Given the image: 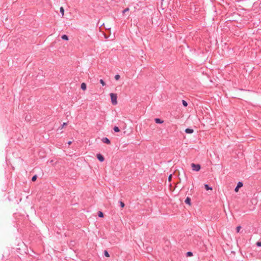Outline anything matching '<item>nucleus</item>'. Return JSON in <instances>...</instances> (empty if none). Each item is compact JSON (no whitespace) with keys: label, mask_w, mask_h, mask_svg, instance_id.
I'll return each instance as SVG.
<instances>
[{"label":"nucleus","mask_w":261,"mask_h":261,"mask_svg":"<svg viewBox=\"0 0 261 261\" xmlns=\"http://www.w3.org/2000/svg\"><path fill=\"white\" fill-rule=\"evenodd\" d=\"M112 103L113 105H116L117 104V95L115 93H111L110 94Z\"/></svg>","instance_id":"1"},{"label":"nucleus","mask_w":261,"mask_h":261,"mask_svg":"<svg viewBox=\"0 0 261 261\" xmlns=\"http://www.w3.org/2000/svg\"><path fill=\"white\" fill-rule=\"evenodd\" d=\"M191 167L193 171H199L201 169V166L200 164H196L194 163L191 164Z\"/></svg>","instance_id":"2"},{"label":"nucleus","mask_w":261,"mask_h":261,"mask_svg":"<svg viewBox=\"0 0 261 261\" xmlns=\"http://www.w3.org/2000/svg\"><path fill=\"white\" fill-rule=\"evenodd\" d=\"M96 158L100 162H102L105 160L104 156L100 153L97 154Z\"/></svg>","instance_id":"3"},{"label":"nucleus","mask_w":261,"mask_h":261,"mask_svg":"<svg viewBox=\"0 0 261 261\" xmlns=\"http://www.w3.org/2000/svg\"><path fill=\"white\" fill-rule=\"evenodd\" d=\"M243 183L242 182L239 181L237 184V187L234 189V191L236 192H237L239 191V189L241 188L242 187H243Z\"/></svg>","instance_id":"4"},{"label":"nucleus","mask_w":261,"mask_h":261,"mask_svg":"<svg viewBox=\"0 0 261 261\" xmlns=\"http://www.w3.org/2000/svg\"><path fill=\"white\" fill-rule=\"evenodd\" d=\"M101 141L103 143H106L107 144H111V141L107 137L103 138L101 139Z\"/></svg>","instance_id":"5"},{"label":"nucleus","mask_w":261,"mask_h":261,"mask_svg":"<svg viewBox=\"0 0 261 261\" xmlns=\"http://www.w3.org/2000/svg\"><path fill=\"white\" fill-rule=\"evenodd\" d=\"M191 198L190 197H187V198H186L185 200V202L187 204H188L189 205H191Z\"/></svg>","instance_id":"6"},{"label":"nucleus","mask_w":261,"mask_h":261,"mask_svg":"<svg viewBox=\"0 0 261 261\" xmlns=\"http://www.w3.org/2000/svg\"><path fill=\"white\" fill-rule=\"evenodd\" d=\"M154 121L156 123L158 124H162L164 122V121L160 118H155Z\"/></svg>","instance_id":"7"},{"label":"nucleus","mask_w":261,"mask_h":261,"mask_svg":"<svg viewBox=\"0 0 261 261\" xmlns=\"http://www.w3.org/2000/svg\"><path fill=\"white\" fill-rule=\"evenodd\" d=\"M187 134H192L194 132V130L190 128H187L185 131Z\"/></svg>","instance_id":"8"},{"label":"nucleus","mask_w":261,"mask_h":261,"mask_svg":"<svg viewBox=\"0 0 261 261\" xmlns=\"http://www.w3.org/2000/svg\"><path fill=\"white\" fill-rule=\"evenodd\" d=\"M87 86L86 84L85 83H82L81 85V88L85 91L86 89Z\"/></svg>","instance_id":"9"},{"label":"nucleus","mask_w":261,"mask_h":261,"mask_svg":"<svg viewBox=\"0 0 261 261\" xmlns=\"http://www.w3.org/2000/svg\"><path fill=\"white\" fill-rule=\"evenodd\" d=\"M204 188H205V189L206 190H212V187H210L207 184H205L204 185Z\"/></svg>","instance_id":"10"},{"label":"nucleus","mask_w":261,"mask_h":261,"mask_svg":"<svg viewBox=\"0 0 261 261\" xmlns=\"http://www.w3.org/2000/svg\"><path fill=\"white\" fill-rule=\"evenodd\" d=\"M97 215L100 218H103L104 217L103 213L101 211H98L97 213Z\"/></svg>","instance_id":"11"},{"label":"nucleus","mask_w":261,"mask_h":261,"mask_svg":"<svg viewBox=\"0 0 261 261\" xmlns=\"http://www.w3.org/2000/svg\"><path fill=\"white\" fill-rule=\"evenodd\" d=\"M61 38L63 40H67V41L69 40L68 36L66 35H62L61 36Z\"/></svg>","instance_id":"12"},{"label":"nucleus","mask_w":261,"mask_h":261,"mask_svg":"<svg viewBox=\"0 0 261 261\" xmlns=\"http://www.w3.org/2000/svg\"><path fill=\"white\" fill-rule=\"evenodd\" d=\"M113 129H114V131L116 133H118L120 131L119 128L116 126H114V127L113 128Z\"/></svg>","instance_id":"13"},{"label":"nucleus","mask_w":261,"mask_h":261,"mask_svg":"<svg viewBox=\"0 0 261 261\" xmlns=\"http://www.w3.org/2000/svg\"><path fill=\"white\" fill-rule=\"evenodd\" d=\"M60 12L62 14V16H63L64 14V9L63 7H60Z\"/></svg>","instance_id":"14"},{"label":"nucleus","mask_w":261,"mask_h":261,"mask_svg":"<svg viewBox=\"0 0 261 261\" xmlns=\"http://www.w3.org/2000/svg\"><path fill=\"white\" fill-rule=\"evenodd\" d=\"M182 105L185 107H187V106H188V103L185 100H182Z\"/></svg>","instance_id":"15"},{"label":"nucleus","mask_w":261,"mask_h":261,"mask_svg":"<svg viewBox=\"0 0 261 261\" xmlns=\"http://www.w3.org/2000/svg\"><path fill=\"white\" fill-rule=\"evenodd\" d=\"M37 175H34L32 177V181H35L37 179Z\"/></svg>","instance_id":"16"},{"label":"nucleus","mask_w":261,"mask_h":261,"mask_svg":"<svg viewBox=\"0 0 261 261\" xmlns=\"http://www.w3.org/2000/svg\"><path fill=\"white\" fill-rule=\"evenodd\" d=\"M104 255L106 256V257H110V254L109 253V252L107 251V250H105L104 251Z\"/></svg>","instance_id":"17"},{"label":"nucleus","mask_w":261,"mask_h":261,"mask_svg":"<svg viewBox=\"0 0 261 261\" xmlns=\"http://www.w3.org/2000/svg\"><path fill=\"white\" fill-rule=\"evenodd\" d=\"M99 82L103 86H105L106 85V83L105 82V81L102 80V79H100V81H99Z\"/></svg>","instance_id":"18"},{"label":"nucleus","mask_w":261,"mask_h":261,"mask_svg":"<svg viewBox=\"0 0 261 261\" xmlns=\"http://www.w3.org/2000/svg\"><path fill=\"white\" fill-rule=\"evenodd\" d=\"M119 202H120V206L121 207V208H123L125 206L124 203L123 202H122V201H120Z\"/></svg>","instance_id":"19"},{"label":"nucleus","mask_w":261,"mask_h":261,"mask_svg":"<svg viewBox=\"0 0 261 261\" xmlns=\"http://www.w3.org/2000/svg\"><path fill=\"white\" fill-rule=\"evenodd\" d=\"M187 256H193V253L191 251H188L187 252Z\"/></svg>","instance_id":"20"},{"label":"nucleus","mask_w":261,"mask_h":261,"mask_svg":"<svg viewBox=\"0 0 261 261\" xmlns=\"http://www.w3.org/2000/svg\"><path fill=\"white\" fill-rule=\"evenodd\" d=\"M120 76L119 75V74H116L115 76V79L116 81H118L120 79Z\"/></svg>","instance_id":"21"},{"label":"nucleus","mask_w":261,"mask_h":261,"mask_svg":"<svg viewBox=\"0 0 261 261\" xmlns=\"http://www.w3.org/2000/svg\"><path fill=\"white\" fill-rule=\"evenodd\" d=\"M241 226H238L236 228V231L237 232H239L240 231V230L241 229Z\"/></svg>","instance_id":"22"},{"label":"nucleus","mask_w":261,"mask_h":261,"mask_svg":"<svg viewBox=\"0 0 261 261\" xmlns=\"http://www.w3.org/2000/svg\"><path fill=\"white\" fill-rule=\"evenodd\" d=\"M256 245L258 247H261V241L257 242Z\"/></svg>","instance_id":"23"},{"label":"nucleus","mask_w":261,"mask_h":261,"mask_svg":"<svg viewBox=\"0 0 261 261\" xmlns=\"http://www.w3.org/2000/svg\"><path fill=\"white\" fill-rule=\"evenodd\" d=\"M129 11V8H126V9H125L123 11V13H125V12H127Z\"/></svg>","instance_id":"24"},{"label":"nucleus","mask_w":261,"mask_h":261,"mask_svg":"<svg viewBox=\"0 0 261 261\" xmlns=\"http://www.w3.org/2000/svg\"><path fill=\"white\" fill-rule=\"evenodd\" d=\"M172 175L170 174L168 177V180L170 181L172 180Z\"/></svg>","instance_id":"25"},{"label":"nucleus","mask_w":261,"mask_h":261,"mask_svg":"<svg viewBox=\"0 0 261 261\" xmlns=\"http://www.w3.org/2000/svg\"><path fill=\"white\" fill-rule=\"evenodd\" d=\"M66 125H67V123H63V127L64 126Z\"/></svg>","instance_id":"26"},{"label":"nucleus","mask_w":261,"mask_h":261,"mask_svg":"<svg viewBox=\"0 0 261 261\" xmlns=\"http://www.w3.org/2000/svg\"><path fill=\"white\" fill-rule=\"evenodd\" d=\"M71 143H72V142L70 141L68 142V145H70Z\"/></svg>","instance_id":"27"},{"label":"nucleus","mask_w":261,"mask_h":261,"mask_svg":"<svg viewBox=\"0 0 261 261\" xmlns=\"http://www.w3.org/2000/svg\"><path fill=\"white\" fill-rule=\"evenodd\" d=\"M260 8H261V7H260Z\"/></svg>","instance_id":"28"}]
</instances>
